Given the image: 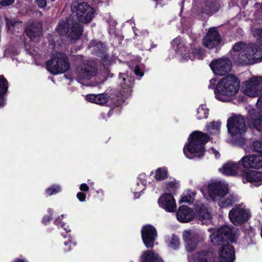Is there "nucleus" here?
<instances>
[{"mask_svg": "<svg viewBox=\"0 0 262 262\" xmlns=\"http://www.w3.org/2000/svg\"><path fill=\"white\" fill-rule=\"evenodd\" d=\"M8 82L3 76H0V107L4 106V95L7 91Z\"/></svg>", "mask_w": 262, "mask_h": 262, "instance_id": "c85d7f7f", "label": "nucleus"}, {"mask_svg": "<svg viewBox=\"0 0 262 262\" xmlns=\"http://www.w3.org/2000/svg\"><path fill=\"white\" fill-rule=\"evenodd\" d=\"M227 127L228 133L235 140L242 138L246 129L245 120L241 115L229 118L227 121Z\"/></svg>", "mask_w": 262, "mask_h": 262, "instance_id": "9b49d317", "label": "nucleus"}, {"mask_svg": "<svg viewBox=\"0 0 262 262\" xmlns=\"http://www.w3.org/2000/svg\"><path fill=\"white\" fill-rule=\"evenodd\" d=\"M209 114V110L206 105L201 104L196 110L195 116L198 120L207 118Z\"/></svg>", "mask_w": 262, "mask_h": 262, "instance_id": "72a5a7b5", "label": "nucleus"}, {"mask_svg": "<svg viewBox=\"0 0 262 262\" xmlns=\"http://www.w3.org/2000/svg\"><path fill=\"white\" fill-rule=\"evenodd\" d=\"M85 99L92 103L99 105L105 104L108 101V97L106 94H99L97 95L89 94L85 96Z\"/></svg>", "mask_w": 262, "mask_h": 262, "instance_id": "bb28decb", "label": "nucleus"}, {"mask_svg": "<svg viewBox=\"0 0 262 262\" xmlns=\"http://www.w3.org/2000/svg\"><path fill=\"white\" fill-rule=\"evenodd\" d=\"M77 198L80 202H84L85 200L86 195L83 192H79L77 194Z\"/></svg>", "mask_w": 262, "mask_h": 262, "instance_id": "de8ad7c7", "label": "nucleus"}, {"mask_svg": "<svg viewBox=\"0 0 262 262\" xmlns=\"http://www.w3.org/2000/svg\"><path fill=\"white\" fill-rule=\"evenodd\" d=\"M221 122L219 121H212L206 125V130L210 135H217L220 133Z\"/></svg>", "mask_w": 262, "mask_h": 262, "instance_id": "7c9ffc66", "label": "nucleus"}, {"mask_svg": "<svg viewBox=\"0 0 262 262\" xmlns=\"http://www.w3.org/2000/svg\"><path fill=\"white\" fill-rule=\"evenodd\" d=\"M207 193L210 198L217 202L221 208L227 207L235 201V198L229 193L228 184L220 180L211 181L208 185Z\"/></svg>", "mask_w": 262, "mask_h": 262, "instance_id": "7ed1b4c3", "label": "nucleus"}, {"mask_svg": "<svg viewBox=\"0 0 262 262\" xmlns=\"http://www.w3.org/2000/svg\"><path fill=\"white\" fill-rule=\"evenodd\" d=\"M165 240L167 246L171 249H176L179 246V239L178 237L174 235L167 236Z\"/></svg>", "mask_w": 262, "mask_h": 262, "instance_id": "c9c22d12", "label": "nucleus"}, {"mask_svg": "<svg viewBox=\"0 0 262 262\" xmlns=\"http://www.w3.org/2000/svg\"><path fill=\"white\" fill-rule=\"evenodd\" d=\"M57 32L60 35H67L71 39H77L82 34V26L69 18L60 20L56 28Z\"/></svg>", "mask_w": 262, "mask_h": 262, "instance_id": "6e6552de", "label": "nucleus"}, {"mask_svg": "<svg viewBox=\"0 0 262 262\" xmlns=\"http://www.w3.org/2000/svg\"><path fill=\"white\" fill-rule=\"evenodd\" d=\"M71 9L72 13L76 15L80 22L87 23L91 20L94 9L87 3L74 2L72 4Z\"/></svg>", "mask_w": 262, "mask_h": 262, "instance_id": "f8f14e48", "label": "nucleus"}, {"mask_svg": "<svg viewBox=\"0 0 262 262\" xmlns=\"http://www.w3.org/2000/svg\"><path fill=\"white\" fill-rule=\"evenodd\" d=\"M62 190V187L59 185H53L45 190V194L47 196H51L56 194Z\"/></svg>", "mask_w": 262, "mask_h": 262, "instance_id": "e433bc0d", "label": "nucleus"}, {"mask_svg": "<svg viewBox=\"0 0 262 262\" xmlns=\"http://www.w3.org/2000/svg\"><path fill=\"white\" fill-rule=\"evenodd\" d=\"M36 3L40 8H43L47 5L46 0H36Z\"/></svg>", "mask_w": 262, "mask_h": 262, "instance_id": "8fccbe9b", "label": "nucleus"}, {"mask_svg": "<svg viewBox=\"0 0 262 262\" xmlns=\"http://www.w3.org/2000/svg\"><path fill=\"white\" fill-rule=\"evenodd\" d=\"M147 176L144 173L139 175L137 182L132 187V190L135 197L138 198L145 190L147 184Z\"/></svg>", "mask_w": 262, "mask_h": 262, "instance_id": "a878e982", "label": "nucleus"}, {"mask_svg": "<svg viewBox=\"0 0 262 262\" xmlns=\"http://www.w3.org/2000/svg\"><path fill=\"white\" fill-rule=\"evenodd\" d=\"M209 139V136L202 132H193L188 138V143L183 148V152L186 157L192 159L203 157L205 152V144Z\"/></svg>", "mask_w": 262, "mask_h": 262, "instance_id": "423d86ee", "label": "nucleus"}, {"mask_svg": "<svg viewBox=\"0 0 262 262\" xmlns=\"http://www.w3.org/2000/svg\"><path fill=\"white\" fill-rule=\"evenodd\" d=\"M99 45H100L102 47V44L100 43Z\"/></svg>", "mask_w": 262, "mask_h": 262, "instance_id": "bf43d9fd", "label": "nucleus"}, {"mask_svg": "<svg viewBox=\"0 0 262 262\" xmlns=\"http://www.w3.org/2000/svg\"><path fill=\"white\" fill-rule=\"evenodd\" d=\"M140 262H163V261L157 254L148 250L142 253Z\"/></svg>", "mask_w": 262, "mask_h": 262, "instance_id": "cd10ccee", "label": "nucleus"}, {"mask_svg": "<svg viewBox=\"0 0 262 262\" xmlns=\"http://www.w3.org/2000/svg\"><path fill=\"white\" fill-rule=\"evenodd\" d=\"M252 150L262 155V141L257 140L253 142L252 144Z\"/></svg>", "mask_w": 262, "mask_h": 262, "instance_id": "58836bf2", "label": "nucleus"}, {"mask_svg": "<svg viewBox=\"0 0 262 262\" xmlns=\"http://www.w3.org/2000/svg\"><path fill=\"white\" fill-rule=\"evenodd\" d=\"M134 72L137 76H139L140 77H142L144 75L142 68L139 65L136 66L134 69Z\"/></svg>", "mask_w": 262, "mask_h": 262, "instance_id": "c03bdc74", "label": "nucleus"}, {"mask_svg": "<svg viewBox=\"0 0 262 262\" xmlns=\"http://www.w3.org/2000/svg\"><path fill=\"white\" fill-rule=\"evenodd\" d=\"M64 216V214H62V215H61V216H62V217H63Z\"/></svg>", "mask_w": 262, "mask_h": 262, "instance_id": "13d9d810", "label": "nucleus"}, {"mask_svg": "<svg viewBox=\"0 0 262 262\" xmlns=\"http://www.w3.org/2000/svg\"><path fill=\"white\" fill-rule=\"evenodd\" d=\"M52 1H54L55 0H51Z\"/></svg>", "mask_w": 262, "mask_h": 262, "instance_id": "052dcab7", "label": "nucleus"}, {"mask_svg": "<svg viewBox=\"0 0 262 262\" xmlns=\"http://www.w3.org/2000/svg\"><path fill=\"white\" fill-rule=\"evenodd\" d=\"M97 192L98 193H101L102 194H103V190H102V189H99V190H98L97 191Z\"/></svg>", "mask_w": 262, "mask_h": 262, "instance_id": "6e6d98bb", "label": "nucleus"}, {"mask_svg": "<svg viewBox=\"0 0 262 262\" xmlns=\"http://www.w3.org/2000/svg\"><path fill=\"white\" fill-rule=\"evenodd\" d=\"M14 0H0V6H7L13 3Z\"/></svg>", "mask_w": 262, "mask_h": 262, "instance_id": "49530a36", "label": "nucleus"}, {"mask_svg": "<svg viewBox=\"0 0 262 262\" xmlns=\"http://www.w3.org/2000/svg\"><path fill=\"white\" fill-rule=\"evenodd\" d=\"M68 238V241L64 242V245L66 247L64 250L66 251H69L71 249V246H75L76 245V243L72 241V238L70 235H68L67 236Z\"/></svg>", "mask_w": 262, "mask_h": 262, "instance_id": "a19ab883", "label": "nucleus"}, {"mask_svg": "<svg viewBox=\"0 0 262 262\" xmlns=\"http://www.w3.org/2000/svg\"><path fill=\"white\" fill-rule=\"evenodd\" d=\"M208 230L211 233V242L220 246L218 258H216L211 249L207 248L197 252L192 257L189 256L190 262H233L234 249L226 240L231 242H235L238 235L236 231L227 226H223L218 230L209 228Z\"/></svg>", "mask_w": 262, "mask_h": 262, "instance_id": "f257e3e1", "label": "nucleus"}, {"mask_svg": "<svg viewBox=\"0 0 262 262\" xmlns=\"http://www.w3.org/2000/svg\"><path fill=\"white\" fill-rule=\"evenodd\" d=\"M251 216L249 209L245 206H237L229 213L230 221L235 225H239L247 222Z\"/></svg>", "mask_w": 262, "mask_h": 262, "instance_id": "ddd939ff", "label": "nucleus"}, {"mask_svg": "<svg viewBox=\"0 0 262 262\" xmlns=\"http://www.w3.org/2000/svg\"><path fill=\"white\" fill-rule=\"evenodd\" d=\"M249 124L250 127L262 131V110L256 112L253 110L249 111Z\"/></svg>", "mask_w": 262, "mask_h": 262, "instance_id": "b1692460", "label": "nucleus"}, {"mask_svg": "<svg viewBox=\"0 0 262 262\" xmlns=\"http://www.w3.org/2000/svg\"><path fill=\"white\" fill-rule=\"evenodd\" d=\"M180 186L179 183L176 181L169 182L166 184V190L170 192H174Z\"/></svg>", "mask_w": 262, "mask_h": 262, "instance_id": "4c0bfd02", "label": "nucleus"}, {"mask_svg": "<svg viewBox=\"0 0 262 262\" xmlns=\"http://www.w3.org/2000/svg\"><path fill=\"white\" fill-rule=\"evenodd\" d=\"M47 67L51 73L56 75L67 71L69 68V63L64 54L57 53L47 62Z\"/></svg>", "mask_w": 262, "mask_h": 262, "instance_id": "9d476101", "label": "nucleus"}, {"mask_svg": "<svg viewBox=\"0 0 262 262\" xmlns=\"http://www.w3.org/2000/svg\"><path fill=\"white\" fill-rule=\"evenodd\" d=\"M111 112H112V111H110V112L108 113V116H110Z\"/></svg>", "mask_w": 262, "mask_h": 262, "instance_id": "4d7b16f0", "label": "nucleus"}, {"mask_svg": "<svg viewBox=\"0 0 262 262\" xmlns=\"http://www.w3.org/2000/svg\"><path fill=\"white\" fill-rule=\"evenodd\" d=\"M7 21V26L9 30H12L13 28L16 27H18L19 26H21V23L19 21H13L11 20H9L8 19H6Z\"/></svg>", "mask_w": 262, "mask_h": 262, "instance_id": "ea45409f", "label": "nucleus"}, {"mask_svg": "<svg viewBox=\"0 0 262 262\" xmlns=\"http://www.w3.org/2000/svg\"><path fill=\"white\" fill-rule=\"evenodd\" d=\"M79 189L82 191H88L89 189V187L88 184L82 183L80 185Z\"/></svg>", "mask_w": 262, "mask_h": 262, "instance_id": "3c124183", "label": "nucleus"}, {"mask_svg": "<svg viewBox=\"0 0 262 262\" xmlns=\"http://www.w3.org/2000/svg\"><path fill=\"white\" fill-rule=\"evenodd\" d=\"M198 217L203 224H209L211 222V214L208 209L204 207L201 209L198 213Z\"/></svg>", "mask_w": 262, "mask_h": 262, "instance_id": "473e14b6", "label": "nucleus"}, {"mask_svg": "<svg viewBox=\"0 0 262 262\" xmlns=\"http://www.w3.org/2000/svg\"><path fill=\"white\" fill-rule=\"evenodd\" d=\"M232 62L227 58H221L214 60L210 63L213 73L218 76H223L230 72Z\"/></svg>", "mask_w": 262, "mask_h": 262, "instance_id": "2eb2a0df", "label": "nucleus"}, {"mask_svg": "<svg viewBox=\"0 0 262 262\" xmlns=\"http://www.w3.org/2000/svg\"><path fill=\"white\" fill-rule=\"evenodd\" d=\"M193 8L199 14L210 15L219 10L220 5L218 0H199Z\"/></svg>", "mask_w": 262, "mask_h": 262, "instance_id": "4468645a", "label": "nucleus"}, {"mask_svg": "<svg viewBox=\"0 0 262 262\" xmlns=\"http://www.w3.org/2000/svg\"><path fill=\"white\" fill-rule=\"evenodd\" d=\"M216 79L212 78L210 80V82H209V84L208 85V88L209 89H214L215 90V85H216Z\"/></svg>", "mask_w": 262, "mask_h": 262, "instance_id": "09e8293b", "label": "nucleus"}, {"mask_svg": "<svg viewBox=\"0 0 262 262\" xmlns=\"http://www.w3.org/2000/svg\"><path fill=\"white\" fill-rule=\"evenodd\" d=\"M159 206L168 212L176 210L177 204L173 196L169 193L162 194L158 199Z\"/></svg>", "mask_w": 262, "mask_h": 262, "instance_id": "6ab92c4d", "label": "nucleus"}, {"mask_svg": "<svg viewBox=\"0 0 262 262\" xmlns=\"http://www.w3.org/2000/svg\"><path fill=\"white\" fill-rule=\"evenodd\" d=\"M234 52H239L236 61L239 64H254L262 61V50L254 43H236L232 48Z\"/></svg>", "mask_w": 262, "mask_h": 262, "instance_id": "20e7f679", "label": "nucleus"}, {"mask_svg": "<svg viewBox=\"0 0 262 262\" xmlns=\"http://www.w3.org/2000/svg\"><path fill=\"white\" fill-rule=\"evenodd\" d=\"M42 24L39 21H35L28 25L26 29L25 32L33 42H38L42 33Z\"/></svg>", "mask_w": 262, "mask_h": 262, "instance_id": "412c9836", "label": "nucleus"}, {"mask_svg": "<svg viewBox=\"0 0 262 262\" xmlns=\"http://www.w3.org/2000/svg\"><path fill=\"white\" fill-rule=\"evenodd\" d=\"M142 238L147 248H152L157 237V231L154 227L150 225L143 227L141 230Z\"/></svg>", "mask_w": 262, "mask_h": 262, "instance_id": "f3484780", "label": "nucleus"}, {"mask_svg": "<svg viewBox=\"0 0 262 262\" xmlns=\"http://www.w3.org/2000/svg\"><path fill=\"white\" fill-rule=\"evenodd\" d=\"M55 224L63 228V229L66 231V232L68 233L71 231V230L69 226H67L66 227H64L65 226V223L63 222L59 221L58 219H56L55 220Z\"/></svg>", "mask_w": 262, "mask_h": 262, "instance_id": "37998d69", "label": "nucleus"}, {"mask_svg": "<svg viewBox=\"0 0 262 262\" xmlns=\"http://www.w3.org/2000/svg\"><path fill=\"white\" fill-rule=\"evenodd\" d=\"M240 85L238 79L230 75L220 79L214 91L215 98L221 101L226 102L231 100L237 94Z\"/></svg>", "mask_w": 262, "mask_h": 262, "instance_id": "39448f33", "label": "nucleus"}, {"mask_svg": "<svg viewBox=\"0 0 262 262\" xmlns=\"http://www.w3.org/2000/svg\"><path fill=\"white\" fill-rule=\"evenodd\" d=\"M220 171L225 175L236 176L241 172L242 167L240 162H234L229 161L224 164Z\"/></svg>", "mask_w": 262, "mask_h": 262, "instance_id": "5701e85b", "label": "nucleus"}, {"mask_svg": "<svg viewBox=\"0 0 262 262\" xmlns=\"http://www.w3.org/2000/svg\"><path fill=\"white\" fill-rule=\"evenodd\" d=\"M239 162L244 168L260 169L262 168V155H248Z\"/></svg>", "mask_w": 262, "mask_h": 262, "instance_id": "a211bd4d", "label": "nucleus"}, {"mask_svg": "<svg viewBox=\"0 0 262 262\" xmlns=\"http://www.w3.org/2000/svg\"><path fill=\"white\" fill-rule=\"evenodd\" d=\"M171 45L178 56L181 57L182 60H188V59L194 60L201 59L203 57V52L200 48L192 50L190 54L189 50H187V48L184 46L181 38L179 37L174 39L171 42Z\"/></svg>", "mask_w": 262, "mask_h": 262, "instance_id": "1a4fd4ad", "label": "nucleus"}, {"mask_svg": "<svg viewBox=\"0 0 262 262\" xmlns=\"http://www.w3.org/2000/svg\"><path fill=\"white\" fill-rule=\"evenodd\" d=\"M221 38L215 28H211L203 39L204 45L208 49H213L219 45Z\"/></svg>", "mask_w": 262, "mask_h": 262, "instance_id": "4be33fe9", "label": "nucleus"}, {"mask_svg": "<svg viewBox=\"0 0 262 262\" xmlns=\"http://www.w3.org/2000/svg\"><path fill=\"white\" fill-rule=\"evenodd\" d=\"M88 184L90 186H92L93 185H94V183L93 182L91 181V180H88Z\"/></svg>", "mask_w": 262, "mask_h": 262, "instance_id": "5fc2aeb1", "label": "nucleus"}, {"mask_svg": "<svg viewBox=\"0 0 262 262\" xmlns=\"http://www.w3.org/2000/svg\"><path fill=\"white\" fill-rule=\"evenodd\" d=\"M48 212H49V213L50 214V216L45 215L43 217V218L42 219V222L45 224H47L50 221V220L51 219V215L52 214L53 210L51 208H49L48 209Z\"/></svg>", "mask_w": 262, "mask_h": 262, "instance_id": "a18cd8bd", "label": "nucleus"}, {"mask_svg": "<svg viewBox=\"0 0 262 262\" xmlns=\"http://www.w3.org/2000/svg\"><path fill=\"white\" fill-rule=\"evenodd\" d=\"M244 183H250L255 186L262 185V171L252 169H245L241 175Z\"/></svg>", "mask_w": 262, "mask_h": 262, "instance_id": "dca6fc26", "label": "nucleus"}, {"mask_svg": "<svg viewBox=\"0 0 262 262\" xmlns=\"http://www.w3.org/2000/svg\"><path fill=\"white\" fill-rule=\"evenodd\" d=\"M119 79L123 88L129 89L134 83V78L129 77L126 74H120Z\"/></svg>", "mask_w": 262, "mask_h": 262, "instance_id": "2f4dec72", "label": "nucleus"}, {"mask_svg": "<svg viewBox=\"0 0 262 262\" xmlns=\"http://www.w3.org/2000/svg\"><path fill=\"white\" fill-rule=\"evenodd\" d=\"M107 69L98 73L95 64L84 62L76 70V78L81 84L90 86H96L106 80L108 75Z\"/></svg>", "mask_w": 262, "mask_h": 262, "instance_id": "f03ea898", "label": "nucleus"}, {"mask_svg": "<svg viewBox=\"0 0 262 262\" xmlns=\"http://www.w3.org/2000/svg\"><path fill=\"white\" fill-rule=\"evenodd\" d=\"M211 152L214 155V156L216 158H217L220 156L219 152L213 148L211 149Z\"/></svg>", "mask_w": 262, "mask_h": 262, "instance_id": "603ef678", "label": "nucleus"}, {"mask_svg": "<svg viewBox=\"0 0 262 262\" xmlns=\"http://www.w3.org/2000/svg\"><path fill=\"white\" fill-rule=\"evenodd\" d=\"M195 194L194 191L187 190L183 193L180 202L191 203L193 201Z\"/></svg>", "mask_w": 262, "mask_h": 262, "instance_id": "f704fd0d", "label": "nucleus"}, {"mask_svg": "<svg viewBox=\"0 0 262 262\" xmlns=\"http://www.w3.org/2000/svg\"><path fill=\"white\" fill-rule=\"evenodd\" d=\"M154 173V178L156 180L160 181L166 179L168 176V169L166 167H161L155 170V172H151Z\"/></svg>", "mask_w": 262, "mask_h": 262, "instance_id": "c756f323", "label": "nucleus"}, {"mask_svg": "<svg viewBox=\"0 0 262 262\" xmlns=\"http://www.w3.org/2000/svg\"><path fill=\"white\" fill-rule=\"evenodd\" d=\"M13 262H28L25 259H16L14 260Z\"/></svg>", "mask_w": 262, "mask_h": 262, "instance_id": "864d4df0", "label": "nucleus"}, {"mask_svg": "<svg viewBox=\"0 0 262 262\" xmlns=\"http://www.w3.org/2000/svg\"><path fill=\"white\" fill-rule=\"evenodd\" d=\"M243 91L245 95L251 97L260 96L256 104L258 110H262V78L253 77L243 83Z\"/></svg>", "mask_w": 262, "mask_h": 262, "instance_id": "0eeeda50", "label": "nucleus"}, {"mask_svg": "<svg viewBox=\"0 0 262 262\" xmlns=\"http://www.w3.org/2000/svg\"><path fill=\"white\" fill-rule=\"evenodd\" d=\"M177 220L181 223H188L194 216V211L187 206H180L176 213Z\"/></svg>", "mask_w": 262, "mask_h": 262, "instance_id": "393cba45", "label": "nucleus"}, {"mask_svg": "<svg viewBox=\"0 0 262 262\" xmlns=\"http://www.w3.org/2000/svg\"><path fill=\"white\" fill-rule=\"evenodd\" d=\"M183 238L187 252H192L196 249L199 241L198 234L191 230H186L183 233Z\"/></svg>", "mask_w": 262, "mask_h": 262, "instance_id": "aec40b11", "label": "nucleus"}, {"mask_svg": "<svg viewBox=\"0 0 262 262\" xmlns=\"http://www.w3.org/2000/svg\"><path fill=\"white\" fill-rule=\"evenodd\" d=\"M253 34L255 36H257V39L262 44V28L258 29H256Z\"/></svg>", "mask_w": 262, "mask_h": 262, "instance_id": "79ce46f5", "label": "nucleus"}]
</instances>
